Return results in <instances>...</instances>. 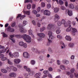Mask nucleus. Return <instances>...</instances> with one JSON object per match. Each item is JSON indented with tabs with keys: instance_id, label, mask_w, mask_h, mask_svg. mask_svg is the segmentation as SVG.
Instances as JSON below:
<instances>
[{
	"instance_id": "43",
	"label": "nucleus",
	"mask_w": 78,
	"mask_h": 78,
	"mask_svg": "<svg viewBox=\"0 0 78 78\" xmlns=\"http://www.w3.org/2000/svg\"><path fill=\"white\" fill-rule=\"evenodd\" d=\"M57 37L58 39H62V37L59 35H58L57 36Z\"/></svg>"
},
{
	"instance_id": "49",
	"label": "nucleus",
	"mask_w": 78,
	"mask_h": 78,
	"mask_svg": "<svg viewBox=\"0 0 78 78\" xmlns=\"http://www.w3.org/2000/svg\"><path fill=\"white\" fill-rule=\"evenodd\" d=\"M61 33V30H60L59 29L57 30L56 31V33L57 34H59V33Z\"/></svg>"
},
{
	"instance_id": "56",
	"label": "nucleus",
	"mask_w": 78,
	"mask_h": 78,
	"mask_svg": "<svg viewBox=\"0 0 78 78\" xmlns=\"http://www.w3.org/2000/svg\"><path fill=\"white\" fill-rule=\"evenodd\" d=\"M47 8H51V5L50 4H48L47 5Z\"/></svg>"
},
{
	"instance_id": "44",
	"label": "nucleus",
	"mask_w": 78,
	"mask_h": 78,
	"mask_svg": "<svg viewBox=\"0 0 78 78\" xmlns=\"http://www.w3.org/2000/svg\"><path fill=\"white\" fill-rule=\"evenodd\" d=\"M44 30H45V27H43L42 28L40 29V31L41 32H42Z\"/></svg>"
},
{
	"instance_id": "52",
	"label": "nucleus",
	"mask_w": 78,
	"mask_h": 78,
	"mask_svg": "<svg viewBox=\"0 0 78 78\" xmlns=\"http://www.w3.org/2000/svg\"><path fill=\"white\" fill-rule=\"evenodd\" d=\"M55 17V19H58L59 17V16L57 14H56L54 16Z\"/></svg>"
},
{
	"instance_id": "25",
	"label": "nucleus",
	"mask_w": 78,
	"mask_h": 78,
	"mask_svg": "<svg viewBox=\"0 0 78 78\" xmlns=\"http://www.w3.org/2000/svg\"><path fill=\"white\" fill-rule=\"evenodd\" d=\"M61 44H62L61 48H64L66 47V45L62 42H61Z\"/></svg>"
},
{
	"instance_id": "36",
	"label": "nucleus",
	"mask_w": 78,
	"mask_h": 78,
	"mask_svg": "<svg viewBox=\"0 0 78 78\" xmlns=\"http://www.w3.org/2000/svg\"><path fill=\"white\" fill-rule=\"evenodd\" d=\"M15 37H17V38H22V35L20 34L16 35H15Z\"/></svg>"
},
{
	"instance_id": "34",
	"label": "nucleus",
	"mask_w": 78,
	"mask_h": 78,
	"mask_svg": "<svg viewBox=\"0 0 78 78\" xmlns=\"http://www.w3.org/2000/svg\"><path fill=\"white\" fill-rule=\"evenodd\" d=\"M35 63L36 62L34 60H32L30 62V64H32V65H34Z\"/></svg>"
},
{
	"instance_id": "7",
	"label": "nucleus",
	"mask_w": 78,
	"mask_h": 78,
	"mask_svg": "<svg viewBox=\"0 0 78 78\" xmlns=\"http://www.w3.org/2000/svg\"><path fill=\"white\" fill-rule=\"evenodd\" d=\"M55 25L54 24H49L48 26L47 27V28L48 30H50V29L52 28H55Z\"/></svg>"
},
{
	"instance_id": "37",
	"label": "nucleus",
	"mask_w": 78,
	"mask_h": 78,
	"mask_svg": "<svg viewBox=\"0 0 78 78\" xmlns=\"http://www.w3.org/2000/svg\"><path fill=\"white\" fill-rule=\"evenodd\" d=\"M32 12L33 14H35V15H36V14H37V12L35 10H33L32 11Z\"/></svg>"
},
{
	"instance_id": "2",
	"label": "nucleus",
	"mask_w": 78,
	"mask_h": 78,
	"mask_svg": "<svg viewBox=\"0 0 78 78\" xmlns=\"http://www.w3.org/2000/svg\"><path fill=\"white\" fill-rule=\"evenodd\" d=\"M48 35L49 38L48 39V40L49 42L50 43H51L52 42V39H53V36H52V33L51 31H49L48 32Z\"/></svg>"
},
{
	"instance_id": "46",
	"label": "nucleus",
	"mask_w": 78,
	"mask_h": 78,
	"mask_svg": "<svg viewBox=\"0 0 78 78\" xmlns=\"http://www.w3.org/2000/svg\"><path fill=\"white\" fill-rule=\"evenodd\" d=\"M61 24H62V23H61V22L60 21H58V22L57 23V25H58V26H61Z\"/></svg>"
},
{
	"instance_id": "35",
	"label": "nucleus",
	"mask_w": 78,
	"mask_h": 78,
	"mask_svg": "<svg viewBox=\"0 0 78 78\" xmlns=\"http://www.w3.org/2000/svg\"><path fill=\"white\" fill-rule=\"evenodd\" d=\"M59 11V8H55L54 9V12H58Z\"/></svg>"
},
{
	"instance_id": "13",
	"label": "nucleus",
	"mask_w": 78,
	"mask_h": 78,
	"mask_svg": "<svg viewBox=\"0 0 78 78\" xmlns=\"http://www.w3.org/2000/svg\"><path fill=\"white\" fill-rule=\"evenodd\" d=\"M23 55L25 58H28L29 56V54L27 52H24L23 53Z\"/></svg>"
},
{
	"instance_id": "55",
	"label": "nucleus",
	"mask_w": 78,
	"mask_h": 78,
	"mask_svg": "<svg viewBox=\"0 0 78 78\" xmlns=\"http://www.w3.org/2000/svg\"><path fill=\"white\" fill-rule=\"evenodd\" d=\"M74 76L76 78H78V73H74Z\"/></svg>"
},
{
	"instance_id": "20",
	"label": "nucleus",
	"mask_w": 78,
	"mask_h": 78,
	"mask_svg": "<svg viewBox=\"0 0 78 78\" xmlns=\"http://www.w3.org/2000/svg\"><path fill=\"white\" fill-rule=\"evenodd\" d=\"M68 6L69 8H71V9H74L75 8V7L74 6V5L72 4H70L68 5Z\"/></svg>"
},
{
	"instance_id": "63",
	"label": "nucleus",
	"mask_w": 78,
	"mask_h": 78,
	"mask_svg": "<svg viewBox=\"0 0 78 78\" xmlns=\"http://www.w3.org/2000/svg\"><path fill=\"white\" fill-rule=\"evenodd\" d=\"M53 62H55V60L52 59H51V61L49 62L51 64L53 63Z\"/></svg>"
},
{
	"instance_id": "19",
	"label": "nucleus",
	"mask_w": 78,
	"mask_h": 78,
	"mask_svg": "<svg viewBox=\"0 0 78 78\" xmlns=\"http://www.w3.org/2000/svg\"><path fill=\"white\" fill-rule=\"evenodd\" d=\"M33 31H32V30H29L28 31V33L29 34H30V35H31V36H32V37L33 38L34 37V35L33 34V33H32Z\"/></svg>"
},
{
	"instance_id": "10",
	"label": "nucleus",
	"mask_w": 78,
	"mask_h": 78,
	"mask_svg": "<svg viewBox=\"0 0 78 78\" xmlns=\"http://www.w3.org/2000/svg\"><path fill=\"white\" fill-rule=\"evenodd\" d=\"M26 17V15H24L22 16V15L20 14H19L18 15V16H17V18H19V17H20V19L21 20H22L23 18H25Z\"/></svg>"
},
{
	"instance_id": "23",
	"label": "nucleus",
	"mask_w": 78,
	"mask_h": 78,
	"mask_svg": "<svg viewBox=\"0 0 78 78\" xmlns=\"http://www.w3.org/2000/svg\"><path fill=\"white\" fill-rule=\"evenodd\" d=\"M9 76L11 77H16V74L14 73H10L9 74Z\"/></svg>"
},
{
	"instance_id": "11",
	"label": "nucleus",
	"mask_w": 78,
	"mask_h": 78,
	"mask_svg": "<svg viewBox=\"0 0 78 78\" xmlns=\"http://www.w3.org/2000/svg\"><path fill=\"white\" fill-rule=\"evenodd\" d=\"M8 31H9V32H14L15 30L13 28H11V27H9L7 29Z\"/></svg>"
},
{
	"instance_id": "6",
	"label": "nucleus",
	"mask_w": 78,
	"mask_h": 78,
	"mask_svg": "<svg viewBox=\"0 0 78 78\" xmlns=\"http://www.w3.org/2000/svg\"><path fill=\"white\" fill-rule=\"evenodd\" d=\"M28 23V22L27 21H24L23 22V24H20L19 25V27H25L27 24Z\"/></svg>"
},
{
	"instance_id": "9",
	"label": "nucleus",
	"mask_w": 78,
	"mask_h": 78,
	"mask_svg": "<svg viewBox=\"0 0 78 78\" xmlns=\"http://www.w3.org/2000/svg\"><path fill=\"white\" fill-rule=\"evenodd\" d=\"M44 14L46 16H50V12L48 10H45L44 11Z\"/></svg>"
},
{
	"instance_id": "58",
	"label": "nucleus",
	"mask_w": 78,
	"mask_h": 78,
	"mask_svg": "<svg viewBox=\"0 0 78 78\" xmlns=\"http://www.w3.org/2000/svg\"><path fill=\"white\" fill-rule=\"evenodd\" d=\"M9 39H11V41H12V42H13V43H15V41L14 39H12L10 37H9Z\"/></svg>"
},
{
	"instance_id": "51",
	"label": "nucleus",
	"mask_w": 78,
	"mask_h": 78,
	"mask_svg": "<svg viewBox=\"0 0 78 78\" xmlns=\"http://www.w3.org/2000/svg\"><path fill=\"white\" fill-rule=\"evenodd\" d=\"M7 59V58L6 57H4L1 59V60L2 61H6Z\"/></svg>"
},
{
	"instance_id": "27",
	"label": "nucleus",
	"mask_w": 78,
	"mask_h": 78,
	"mask_svg": "<svg viewBox=\"0 0 78 78\" xmlns=\"http://www.w3.org/2000/svg\"><path fill=\"white\" fill-rule=\"evenodd\" d=\"M1 72L2 73H6L8 72V71H7V70H6V69H2Z\"/></svg>"
},
{
	"instance_id": "48",
	"label": "nucleus",
	"mask_w": 78,
	"mask_h": 78,
	"mask_svg": "<svg viewBox=\"0 0 78 78\" xmlns=\"http://www.w3.org/2000/svg\"><path fill=\"white\" fill-rule=\"evenodd\" d=\"M23 46L24 48H27V44L26 43H24L23 44Z\"/></svg>"
},
{
	"instance_id": "1",
	"label": "nucleus",
	"mask_w": 78,
	"mask_h": 78,
	"mask_svg": "<svg viewBox=\"0 0 78 78\" xmlns=\"http://www.w3.org/2000/svg\"><path fill=\"white\" fill-rule=\"evenodd\" d=\"M9 55L11 58L14 57V58H17L19 56V52L17 51L14 52L12 54L11 52H9Z\"/></svg>"
},
{
	"instance_id": "32",
	"label": "nucleus",
	"mask_w": 78,
	"mask_h": 78,
	"mask_svg": "<svg viewBox=\"0 0 78 78\" xmlns=\"http://www.w3.org/2000/svg\"><path fill=\"white\" fill-rule=\"evenodd\" d=\"M2 34L3 37H8V35L6 34H5L4 32H2Z\"/></svg>"
},
{
	"instance_id": "24",
	"label": "nucleus",
	"mask_w": 78,
	"mask_h": 78,
	"mask_svg": "<svg viewBox=\"0 0 78 78\" xmlns=\"http://www.w3.org/2000/svg\"><path fill=\"white\" fill-rule=\"evenodd\" d=\"M41 75V73H36L34 75V77H40Z\"/></svg>"
},
{
	"instance_id": "33",
	"label": "nucleus",
	"mask_w": 78,
	"mask_h": 78,
	"mask_svg": "<svg viewBox=\"0 0 78 78\" xmlns=\"http://www.w3.org/2000/svg\"><path fill=\"white\" fill-rule=\"evenodd\" d=\"M29 74L30 76H33L34 74V72L33 71H30V72L28 73Z\"/></svg>"
},
{
	"instance_id": "5",
	"label": "nucleus",
	"mask_w": 78,
	"mask_h": 78,
	"mask_svg": "<svg viewBox=\"0 0 78 78\" xmlns=\"http://www.w3.org/2000/svg\"><path fill=\"white\" fill-rule=\"evenodd\" d=\"M19 28H20V31L21 33H22L24 34L27 33V30L25 29L24 28L22 27H19Z\"/></svg>"
},
{
	"instance_id": "57",
	"label": "nucleus",
	"mask_w": 78,
	"mask_h": 78,
	"mask_svg": "<svg viewBox=\"0 0 78 78\" xmlns=\"http://www.w3.org/2000/svg\"><path fill=\"white\" fill-rule=\"evenodd\" d=\"M57 63L58 65H60L61 64V61L59 60H57Z\"/></svg>"
},
{
	"instance_id": "4",
	"label": "nucleus",
	"mask_w": 78,
	"mask_h": 78,
	"mask_svg": "<svg viewBox=\"0 0 78 78\" xmlns=\"http://www.w3.org/2000/svg\"><path fill=\"white\" fill-rule=\"evenodd\" d=\"M71 33L73 36H75L76 34L75 33L78 31L76 29L73 27H71Z\"/></svg>"
},
{
	"instance_id": "39",
	"label": "nucleus",
	"mask_w": 78,
	"mask_h": 78,
	"mask_svg": "<svg viewBox=\"0 0 78 78\" xmlns=\"http://www.w3.org/2000/svg\"><path fill=\"white\" fill-rule=\"evenodd\" d=\"M7 62L8 64H10V65H12V62H11V61H10V60H9V59H7Z\"/></svg>"
},
{
	"instance_id": "29",
	"label": "nucleus",
	"mask_w": 78,
	"mask_h": 78,
	"mask_svg": "<svg viewBox=\"0 0 78 78\" xmlns=\"http://www.w3.org/2000/svg\"><path fill=\"white\" fill-rule=\"evenodd\" d=\"M67 23H68V26L69 27H71V24H72V22L70 21V20H68L67 21Z\"/></svg>"
},
{
	"instance_id": "61",
	"label": "nucleus",
	"mask_w": 78,
	"mask_h": 78,
	"mask_svg": "<svg viewBox=\"0 0 78 78\" xmlns=\"http://www.w3.org/2000/svg\"><path fill=\"white\" fill-rule=\"evenodd\" d=\"M32 50L33 51H36L37 49L36 48H34V47H33L32 48Z\"/></svg>"
},
{
	"instance_id": "17",
	"label": "nucleus",
	"mask_w": 78,
	"mask_h": 78,
	"mask_svg": "<svg viewBox=\"0 0 78 78\" xmlns=\"http://www.w3.org/2000/svg\"><path fill=\"white\" fill-rule=\"evenodd\" d=\"M62 62H63L64 64H66V65L69 64V61L66 59H64L62 60Z\"/></svg>"
},
{
	"instance_id": "45",
	"label": "nucleus",
	"mask_w": 78,
	"mask_h": 78,
	"mask_svg": "<svg viewBox=\"0 0 78 78\" xmlns=\"http://www.w3.org/2000/svg\"><path fill=\"white\" fill-rule=\"evenodd\" d=\"M61 23L62 24H64L66 22L65 20L64 19H62V21H61Z\"/></svg>"
},
{
	"instance_id": "28",
	"label": "nucleus",
	"mask_w": 78,
	"mask_h": 78,
	"mask_svg": "<svg viewBox=\"0 0 78 78\" xmlns=\"http://www.w3.org/2000/svg\"><path fill=\"white\" fill-rule=\"evenodd\" d=\"M72 30V27H68L66 30V31L67 32H70V31H71Z\"/></svg>"
},
{
	"instance_id": "14",
	"label": "nucleus",
	"mask_w": 78,
	"mask_h": 78,
	"mask_svg": "<svg viewBox=\"0 0 78 78\" xmlns=\"http://www.w3.org/2000/svg\"><path fill=\"white\" fill-rule=\"evenodd\" d=\"M31 37L30 36H29L28 37H27V39H25V41L26 42L30 43V42H31Z\"/></svg>"
},
{
	"instance_id": "41",
	"label": "nucleus",
	"mask_w": 78,
	"mask_h": 78,
	"mask_svg": "<svg viewBox=\"0 0 78 78\" xmlns=\"http://www.w3.org/2000/svg\"><path fill=\"white\" fill-rule=\"evenodd\" d=\"M41 5L42 8H44V7L45 6V3L44 2H42L41 3Z\"/></svg>"
},
{
	"instance_id": "15",
	"label": "nucleus",
	"mask_w": 78,
	"mask_h": 78,
	"mask_svg": "<svg viewBox=\"0 0 78 78\" xmlns=\"http://www.w3.org/2000/svg\"><path fill=\"white\" fill-rule=\"evenodd\" d=\"M29 35L27 34H23L22 36V37L24 39V41L26 39H27V37H28Z\"/></svg>"
},
{
	"instance_id": "62",
	"label": "nucleus",
	"mask_w": 78,
	"mask_h": 78,
	"mask_svg": "<svg viewBox=\"0 0 78 78\" xmlns=\"http://www.w3.org/2000/svg\"><path fill=\"white\" fill-rule=\"evenodd\" d=\"M32 9H35V8H36V5L34 4H32Z\"/></svg>"
},
{
	"instance_id": "16",
	"label": "nucleus",
	"mask_w": 78,
	"mask_h": 78,
	"mask_svg": "<svg viewBox=\"0 0 78 78\" xmlns=\"http://www.w3.org/2000/svg\"><path fill=\"white\" fill-rule=\"evenodd\" d=\"M37 35L38 36H39V37H44L45 34L43 33H37Z\"/></svg>"
},
{
	"instance_id": "3",
	"label": "nucleus",
	"mask_w": 78,
	"mask_h": 78,
	"mask_svg": "<svg viewBox=\"0 0 78 78\" xmlns=\"http://www.w3.org/2000/svg\"><path fill=\"white\" fill-rule=\"evenodd\" d=\"M6 69H7L9 72H10L11 70L13 71H14V72H16V71H17V69L12 66H8L6 68Z\"/></svg>"
},
{
	"instance_id": "21",
	"label": "nucleus",
	"mask_w": 78,
	"mask_h": 78,
	"mask_svg": "<svg viewBox=\"0 0 78 78\" xmlns=\"http://www.w3.org/2000/svg\"><path fill=\"white\" fill-rule=\"evenodd\" d=\"M68 46L70 47H75V44L73 43H69Z\"/></svg>"
},
{
	"instance_id": "31",
	"label": "nucleus",
	"mask_w": 78,
	"mask_h": 78,
	"mask_svg": "<svg viewBox=\"0 0 78 78\" xmlns=\"http://www.w3.org/2000/svg\"><path fill=\"white\" fill-rule=\"evenodd\" d=\"M31 8V5L30 4H28L27 5V8L28 9H30Z\"/></svg>"
},
{
	"instance_id": "42",
	"label": "nucleus",
	"mask_w": 78,
	"mask_h": 78,
	"mask_svg": "<svg viewBox=\"0 0 78 78\" xmlns=\"http://www.w3.org/2000/svg\"><path fill=\"white\" fill-rule=\"evenodd\" d=\"M32 2V1L31 0H25L24 3H29V2Z\"/></svg>"
},
{
	"instance_id": "54",
	"label": "nucleus",
	"mask_w": 78,
	"mask_h": 78,
	"mask_svg": "<svg viewBox=\"0 0 78 78\" xmlns=\"http://www.w3.org/2000/svg\"><path fill=\"white\" fill-rule=\"evenodd\" d=\"M40 11H41V7H38L37 8V11L38 12H40Z\"/></svg>"
},
{
	"instance_id": "53",
	"label": "nucleus",
	"mask_w": 78,
	"mask_h": 78,
	"mask_svg": "<svg viewBox=\"0 0 78 78\" xmlns=\"http://www.w3.org/2000/svg\"><path fill=\"white\" fill-rule=\"evenodd\" d=\"M70 72L71 73H74V72H75V69H74V68H72L70 70Z\"/></svg>"
},
{
	"instance_id": "22",
	"label": "nucleus",
	"mask_w": 78,
	"mask_h": 78,
	"mask_svg": "<svg viewBox=\"0 0 78 78\" xmlns=\"http://www.w3.org/2000/svg\"><path fill=\"white\" fill-rule=\"evenodd\" d=\"M68 14L69 16H72L73 15L72 11L70 10H68Z\"/></svg>"
},
{
	"instance_id": "47",
	"label": "nucleus",
	"mask_w": 78,
	"mask_h": 78,
	"mask_svg": "<svg viewBox=\"0 0 78 78\" xmlns=\"http://www.w3.org/2000/svg\"><path fill=\"white\" fill-rule=\"evenodd\" d=\"M42 38H41V37H38L37 38V41L38 42H40L41 41H42Z\"/></svg>"
},
{
	"instance_id": "26",
	"label": "nucleus",
	"mask_w": 78,
	"mask_h": 78,
	"mask_svg": "<svg viewBox=\"0 0 78 78\" xmlns=\"http://www.w3.org/2000/svg\"><path fill=\"white\" fill-rule=\"evenodd\" d=\"M61 44H62L61 48H64L66 47V45L62 42H61Z\"/></svg>"
},
{
	"instance_id": "38",
	"label": "nucleus",
	"mask_w": 78,
	"mask_h": 78,
	"mask_svg": "<svg viewBox=\"0 0 78 78\" xmlns=\"http://www.w3.org/2000/svg\"><path fill=\"white\" fill-rule=\"evenodd\" d=\"M46 75H47V74H49V71L48 70H45L43 72Z\"/></svg>"
},
{
	"instance_id": "59",
	"label": "nucleus",
	"mask_w": 78,
	"mask_h": 78,
	"mask_svg": "<svg viewBox=\"0 0 78 78\" xmlns=\"http://www.w3.org/2000/svg\"><path fill=\"white\" fill-rule=\"evenodd\" d=\"M59 3L60 5H62V4H63V3H64V2H63L62 1V0L59 1Z\"/></svg>"
},
{
	"instance_id": "30",
	"label": "nucleus",
	"mask_w": 78,
	"mask_h": 78,
	"mask_svg": "<svg viewBox=\"0 0 78 78\" xmlns=\"http://www.w3.org/2000/svg\"><path fill=\"white\" fill-rule=\"evenodd\" d=\"M60 67L61 69H62V70H65L66 68L65 67V66L64 65H60Z\"/></svg>"
},
{
	"instance_id": "8",
	"label": "nucleus",
	"mask_w": 78,
	"mask_h": 78,
	"mask_svg": "<svg viewBox=\"0 0 78 78\" xmlns=\"http://www.w3.org/2000/svg\"><path fill=\"white\" fill-rule=\"evenodd\" d=\"M15 64H19L21 60L19 58H16L13 61Z\"/></svg>"
},
{
	"instance_id": "18",
	"label": "nucleus",
	"mask_w": 78,
	"mask_h": 78,
	"mask_svg": "<svg viewBox=\"0 0 78 78\" xmlns=\"http://www.w3.org/2000/svg\"><path fill=\"white\" fill-rule=\"evenodd\" d=\"M23 12L24 14H27V16H29L30 14V11H25L24 10H23Z\"/></svg>"
},
{
	"instance_id": "64",
	"label": "nucleus",
	"mask_w": 78,
	"mask_h": 78,
	"mask_svg": "<svg viewBox=\"0 0 78 78\" xmlns=\"http://www.w3.org/2000/svg\"><path fill=\"white\" fill-rule=\"evenodd\" d=\"M4 57V55L3 54H0V58H2Z\"/></svg>"
},
{
	"instance_id": "40",
	"label": "nucleus",
	"mask_w": 78,
	"mask_h": 78,
	"mask_svg": "<svg viewBox=\"0 0 78 78\" xmlns=\"http://www.w3.org/2000/svg\"><path fill=\"white\" fill-rule=\"evenodd\" d=\"M23 44H24V42L23 41H20L19 42V45L20 46H23Z\"/></svg>"
},
{
	"instance_id": "50",
	"label": "nucleus",
	"mask_w": 78,
	"mask_h": 78,
	"mask_svg": "<svg viewBox=\"0 0 78 78\" xmlns=\"http://www.w3.org/2000/svg\"><path fill=\"white\" fill-rule=\"evenodd\" d=\"M63 25L65 27H67L68 26V24L66 22L64 23Z\"/></svg>"
},
{
	"instance_id": "12",
	"label": "nucleus",
	"mask_w": 78,
	"mask_h": 78,
	"mask_svg": "<svg viewBox=\"0 0 78 78\" xmlns=\"http://www.w3.org/2000/svg\"><path fill=\"white\" fill-rule=\"evenodd\" d=\"M65 38L66 41H72V38H71L70 36L66 35Z\"/></svg>"
},
{
	"instance_id": "60",
	"label": "nucleus",
	"mask_w": 78,
	"mask_h": 78,
	"mask_svg": "<svg viewBox=\"0 0 78 78\" xmlns=\"http://www.w3.org/2000/svg\"><path fill=\"white\" fill-rule=\"evenodd\" d=\"M48 70L50 72H51L53 70V68L52 67H50L48 68Z\"/></svg>"
}]
</instances>
